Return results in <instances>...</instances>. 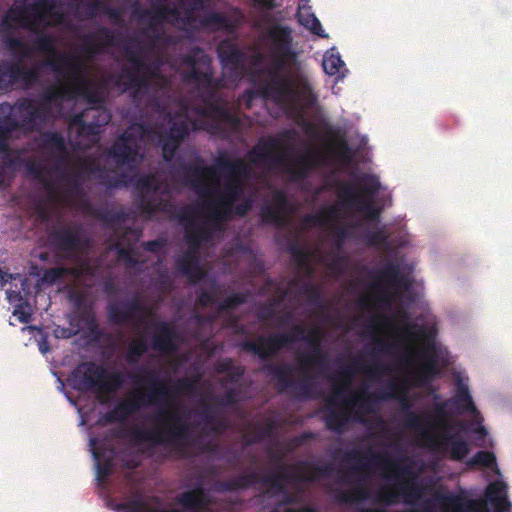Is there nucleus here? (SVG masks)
Returning <instances> with one entry per match:
<instances>
[{"label": "nucleus", "mask_w": 512, "mask_h": 512, "mask_svg": "<svg viewBox=\"0 0 512 512\" xmlns=\"http://www.w3.org/2000/svg\"><path fill=\"white\" fill-rule=\"evenodd\" d=\"M27 171L29 174L33 175L36 179L41 181L44 184L45 188L51 194H53L55 192L54 183L51 181L45 180L43 177V171H44L43 166H41L40 164H38L36 162L31 161L27 164Z\"/></svg>", "instance_id": "774afa93"}, {"label": "nucleus", "mask_w": 512, "mask_h": 512, "mask_svg": "<svg viewBox=\"0 0 512 512\" xmlns=\"http://www.w3.org/2000/svg\"><path fill=\"white\" fill-rule=\"evenodd\" d=\"M135 187L141 192L136 202L140 199L142 195H145V191L151 190L153 192H156L159 188L158 184L156 183L155 177L151 174L139 176L135 182Z\"/></svg>", "instance_id": "338daca9"}, {"label": "nucleus", "mask_w": 512, "mask_h": 512, "mask_svg": "<svg viewBox=\"0 0 512 512\" xmlns=\"http://www.w3.org/2000/svg\"><path fill=\"white\" fill-rule=\"evenodd\" d=\"M265 41L273 58L260 70L266 78L259 81L257 94L285 110L314 105L317 97L308 78L303 74L290 76L282 73L298 58L291 27L279 23L271 25L265 32Z\"/></svg>", "instance_id": "f03ea898"}, {"label": "nucleus", "mask_w": 512, "mask_h": 512, "mask_svg": "<svg viewBox=\"0 0 512 512\" xmlns=\"http://www.w3.org/2000/svg\"><path fill=\"white\" fill-rule=\"evenodd\" d=\"M135 404L129 395L127 399L120 401L112 410L106 412L101 421L105 424L123 422L129 416L138 412V406Z\"/></svg>", "instance_id": "c03bdc74"}, {"label": "nucleus", "mask_w": 512, "mask_h": 512, "mask_svg": "<svg viewBox=\"0 0 512 512\" xmlns=\"http://www.w3.org/2000/svg\"><path fill=\"white\" fill-rule=\"evenodd\" d=\"M244 190L245 182L227 181L218 198L205 205L206 210H210L212 222L219 224L230 219L233 206L243 195Z\"/></svg>", "instance_id": "4be33fe9"}, {"label": "nucleus", "mask_w": 512, "mask_h": 512, "mask_svg": "<svg viewBox=\"0 0 512 512\" xmlns=\"http://www.w3.org/2000/svg\"><path fill=\"white\" fill-rule=\"evenodd\" d=\"M322 66L325 73L330 76H335L340 74V69L344 66V62L340 55L332 53L324 56Z\"/></svg>", "instance_id": "0e129e2a"}, {"label": "nucleus", "mask_w": 512, "mask_h": 512, "mask_svg": "<svg viewBox=\"0 0 512 512\" xmlns=\"http://www.w3.org/2000/svg\"><path fill=\"white\" fill-rule=\"evenodd\" d=\"M154 425L149 428L135 427L128 432L134 444H149V448L163 446L182 453L189 445L190 426L175 410L160 408L153 416Z\"/></svg>", "instance_id": "39448f33"}, {"label": "nucleus", "mask_w": 512, "mask_h": 512, "mask_svg": "<svg viewBox=\"0 0 512 512\" xmlns=\"http://www.w3.org/2000/svg\"><path fill=\"white\" fill-rule=\"evenodd\" d=\"M316 166V155L305 154L296 158V167L290 170L294 179L305 178L310 170Z\"/></svg>", "instance_id": "3c124183"}, {"label": "nucleus", "mask_w": 512, "mask_h": 512, "mask_svg": "<svg viewBox=\"0 0 512 512\" xmlns=\"http://www.w3.org/2000/svg\"><path fill=\"white\" fill-rule=\"evenodd\" d=\"M79 321L83 324L88 334L95 339L102 336L98 321L92 309H84L78 315Z\"/></svg>", "instance_id": "603ef678"}, {"label": "nucleus", "mask_w": 512, "mask_h": 512, "mask_svg": "<svg viewBox=\"0 0 512 512\" xmlns=\"http://www.w3.org/2000/svg\"><path fill=\"white\" fill-rule=\"evenodd\" d=\"M346 461L355 460L356 464L350 467L346 472L340 474V480L344 483L350 482L351 479L357 480L358 484L350 491H340L336 495L337 502L341 504H349L370 499V491L365 486V478L362 476L371 475V467L383 464L397 472L399 475H408L410 470L403 467L397 462L392 461L386 454L375 453L371 450L362 452L358 449H351L344 455Z\"/></svg>", "instance_id": "6e6552de"}, {"label": "nucleus", "mask_w": 512, "mask_h": 512, "mask_svg": "<svg viewBox=\"0 0 512 512\" xmlns=\"http://www.w3.org/2000/svg\"><path fill=\"white\" fill-rule=\"evenodd\" d=\"M138 211L147 219H151L156 213L161 212L164 215L177 219L181 209H178L176 204L163 198H150L147 195H142L136 203Z\"/></svg>", "instance_id": "c756f323"}, {"label": "nucleus", "mask_w": 512, "mask_h": 512, "mask_svg": "<svg viewBox=\"0 0 512 512\" xmlns=\"http://www.w3.org/2000/svg\"><path fill=\"white\" fill-rule=\"evenodd\" d=\"M126 55L131 66L123 68L119 77L124 90L130 91L133 102L137 104L143 103L148 98L151 106L159 107L160 103L155 94L168 85L159 65L146 62L134 51L128 49Z\"/></svg>", "instance_id": "0eeeda50"}, {"label": "nucleus", "mask_w": 512, "mask_h": 512, "mask_svg": "<svg viewBox=\"0 0 512 512\" xmlns=\"http://www.w3.org/2000/svg\"><path fill=\"white\" fill-rule=\"evenodd\" d=\"M295 136L296 132L293 129H287L282 131L278 138L274 136L259 138L256 145L248 152L250 162L268 168L284 166L286 155L280 152L284 147L283 141H291Z\"/></svg>", "instance_id": "dca6fc26"}, {"label": "nucleus", "mask_w": 512, "mask_h": 512, "mask_svg": "<svg viewBox=\"0 0 512 512\" xmlns=\"http://www.w3.org/2000/svg\"><path fill=\"white\" fill-rule=\"evenodd\" d=\"M423 489L416 481H407L385 487L378 491L375 500L391 506L398 503L399 497L403 498V502L407 505H413L421 499Z\"/></svg>", "instance_id": "a878e982"}, {"label": "nucleus", "mask_w": 512, "mask_h": 512, "mask_svg": "<svg viewBox=\"0 0 512 512\" xmlns=\"http://www.w3.org/2000/svg\"><path fill=\"white\" fill-rule=\"evenodd\" d=\"M403 425L410 430L418 431L427 447L437 449L441 448L443 442L435 441V437L429 431L431 423L427 415H421L414 411H409V413L405 414Z\"/></svg>", "instance_id": "2f4dec72"}, {"label": "nucleus", "mask_w": 512, "mask_h": 512, "mask_svg": "<svg viewBox=\"0 0 512 512\" xmlns=\"http://www.w3.org/2000/svg\"><path fill=\"white\" fill-rule=\"evenodd\" d=\"M390 399L399 400L404 415L409 413V411H413L405 388L395 381L390 382L386 389L379 393H369L367 390H362L359 393L352 394L344 399L343 404L349 409L357 407L364 412H370L372 410L373 401H385Z\"/></svg>", "instance_id": "a211bd4d"}, {"label": "nucleus", "mask_w": 512, "mask_h": 512, "mask_svg": "<svg viewBox=\"0 0 512 512\" xmlns=\"http://www.w3.org/2000/svg\"><path fill=\"white\" fill-rule=\"evenodd\" d=\"M294 342L296 337L293 335L279 333L267 337L260 336L257 341L243 340L238 346L243 351L257 355L262 361H267Z\"/></svg>", "instance_id": "b1692460"}, {"label": "nucleus", "mask_w": 512, "mask_h": 512, "mask_svg": "<svg viewBox=\"0 0 512 512\" xmlns=\"http://www.w3.org/2000/svg\"><path fill=\"white\" fill-rule=\"evenodd\" d=\"M312 473L305 474L300 472H288V468H277L273 473L260 475L258 484L267 486V494L276 495L286 493L287 484H304L316 481L317 477L328 478L333 472L331 464L325 465H309Z\"/></svg>", "instance_id": "2eb2a0df"}, {"label": "nucleus", "mask_w": 512, "mask_h": 512, "mask_svg": "<svg viewBox=\"0 0 512 512\" xmlns=\"http://www.w3.org/2000/svg\"><path fill=\"white\" fill-rule=\"evenodd\" d=\"M116 44L114 31L108 27H99L93 33L86 35L80 47L81 52L87 57H93L101 54L106 47H112Z\"/></svg>", "instance_id": "c85d7f7f"}, {"label": "nucleus", "mask_w": 512, "mask_h": 512, "mask_svg": "<svg viewBox=\"0 0 512 512\" xmlns=\"http://www.w3.org/2000/svg\"><path fill=\"white\" fill-rule=\"evenodd\" d=\"M467 465L469 467L481 466L491 468L496 465V457L493 452L481 450L468 460Z\"/></svg>", "instance_id": "052dcab7"}, {"label": "nucleus", "mask_w": 512, "mask_h": 512, "mask_svg": "<svg viewBox=\"0 0 512 512\" xmlns=\"http://www.w3.org/2000/svg\"><path fill=\"white\" fill-rule=\"evenodd\" d=\"M124 375L120 371H113L108 373L106 371V376L103 380H101L97 398L102 404L108 403L111 395L115 394L124 384Z\"/></svg>", "instance_id": "a19ab883"}, {"label": "nucleus", "mask_w": 512, "mask_h": 512, "mask_svg": "<svg viewBox=\"0 0 512 512\" xmlns=\"http://www.w3.org/2000/svg\"><path fill=\"white\" fill-rule=\"evenodd\" d=\"M205 0H178V4H166L155 9L151 16L149 29L154 30L155 23L170 21L182 23L187 28H194L197 18L195 11L203 6Z\"/></svg>", "instance_id": "aec40b11"}, {"label": "nucleus", "mask_w": 512, "mask_h": 512, "mask_svg": "<svg viewBox=\"0 0 512 512\" xmlns=\"http://www.w3.org/2000/svg\"><path fill=\"white\" fill-rule=\"evenodd\" d=\"M12 88L21 83L24 88H32L40 81V69L37 66L24 67L21 63L13 62Z\"/></svg>", "instance_id": "37998d69"}, {"label": "nucleus", "mask_w": 512, "mask_h": 512, "mask_svg": "<svg viewBox=\"0 0 512 512\" xmlns=\"http://www.w3.org/2000/svg\"><path fill=\"white\" fill-rule=\"evenodd\" d=\"M84 211L109 227L124 223L129 218L124 209L115 210L108 207H95L89 202L84 204Z\"/></svg>", "instance_id": "c9c22d12"}, {"label": "nucleus", "mask_w": 512, "mask_h": 512, "mask_svg": "<svg viewBox=\"0 0 512 512\" xmlns=\"http://www.w3.org/2000/svg\"><path fill=\"white\" fill-rule=\"evenodd\" d=\"M154 327L155 333L150 346L142 335L133 339L128 344L125 360L129 365L134 366L138 364L149 348L161 353H172L176 350L175 340L177 339V331L175 327L166 321H158Z\"/></svg>", "instance_id": "4468645a"}, {"label": "nucleus", "mask_w": 512, "mask_h": 512, "mask_svg": "<svg viewBox=\"0 0 512 512\" xmlns=\"http://www.w3.org/2000/svg\"><path fill=\"white\" fill-rule=\"evenodd\" d=\"M150 315V310L138 296H133L121 303L112 302L107 305V317L113 325L131 324L141 326Z\"/></svg>", "instance_id": "412c9836"}, {"label": "nucleus", "mask_w": 512, "mask_h": 512, "mask_svg": "<svg viewBox=\"0 0 512 512\" xmlns=\"http://www.w3.org/2000/svg\"><path fill=\"white\" fill-rule=\"evenodd\" d=\"M218 57L222 65L230 71L242 70L245 53L230 41H223L218 47Z\"/></svg>", "instance_id": "72a5a7b5"}, {"label": "nucleus", "mask_w": 512, "mask_h": 512, "mask_svg": "<svg viewBox=\"0 0 512 512\" xmlns=\"http://www.w3.org/2000/svg\"><path fill=\"white\" fill-rule=\"evenodd\" d=\"M462 412L476 413L477 408L474 404L469 388L460 379L457 381V388L454 398L451 400Z\"/></svg>", "instance_id": "a18cd8bd"}, {"label": "nucleus", "mask_w": 512, "mask_h": 512, "mask_svg": "<svg viewBox=\"0 0 512 512\" xmlns=\"http://www.w3.org/2000/svg\"><path fill=\"white\" fill-rule=\"evenodd\" d=\"M435 441H442L443 444L440 449H431L434 451H444L449 446L450 458L452 460L462 461L470 452L469 444L458 434H444L439 439L435 437Z\"/></svg>", "instance_id": "4c0bfd02"}, {"label": "nucleus", "mask_w": 512, "mask_h": 512, "mask_svg": "<svg viewBox=\"0 0 512 512\" xmlns=\"http://www.w3.org/2000/svg\"><path fill=\"white\" fill-rule=\"evenodd\" d=\"M323 333L319 327L309 329L302 340L308 343L311 352L298 357V370L302 377L295 380L290 377L292 367L289 364H272L264 366L263 370L277 383L279 392H289L299 400L314 399L318 388L317 376L329 378L333 385V391L327 398V405L335 407L339 399L350 389L352 380L357 373H365L372 378H378L390 371L386 365L376 363L367 366L361 357H354L351 362L330 376L326 375L329 362L328 355L323 351L321 343Z\"/></svg>", "instance_id": "f257e3e1"}, {"label": "nucleus", "mask_w": 512, "mask_h": 512, "mask_svg": "<svg viewBox=\"0 0 512 512\" xmlns=\"http://www.w3.org/2000/svg\"><path fill=\"white\" fill-rule=\"evenodd\" d=\"M140 150L141 139L135 134L134 128L130 127L113 142L105 154L112 158L117 166L135 169L142 161Z\"/></svg>", "instance_id": "6ab92c4d"}, {"label": "nucleus", "mask_w": 512, "mask_h": 512, "mask_svg": "<svg viewBox=\"0 0 512 512\" xmlns=\"http://www.w3.org/2000/svg\"><path fill=\"white\" fill-rule=\"evenodd\" d=\"M62 20V15L55 9V0H18L7 11L0 22V39L4 46L15 53L21 50L28 55L26 43L15 34L18 29L28 30L36 35L33 47L45 54H56V40L45 30Z\"/></svg>", "instance_id": "20e7f679"}, {"label": "nucleus", "mask_w": 512, "mask_h": 512, "mask_svg": "<svg viewBox=\"0 0 512 512\" xmlns=\"http://www.w3.org/2000/svg\"><path fill=\"white\" fill-rule=\"evenodd\" d=\"M111 120V114L105 106L88 107L75 114L69 125L76 128L79 137H95L101 133V128Z\"/></svg>", "instance_id": "5701e85b"}, {"label": "nucleus", "mask_w": 512, "mask_h": 512, "mask_svg": "<svg viewBox=\"0 0 512 512\" xmlns=\"http://www.w3.org/2000/svg\"><path fill=\"white\" fill-rule=\"evenodd\" d=\"M201 416L213 433H219L227 428V421L225 419H218L213 409L209 406L205 407Z\"/></svg>", "instance_id": "4d7b16f0"}, {"label": "nucleus", "mask_w": 512, "mask_h": 512, "mask_svg": "<svg viewBox=\"0 0 512 512\" xmlns=\"http://www.w3.org/2000/svg\"><path fill=\"white\" fill-rule=\"evenodd\" d=\"M183 171L197 195L205 198L212 196L214 193L207 180L219 173L223 174L227 181L245 182L250 177L251 167L243 159L230 160L222 155L216 159L215 165L205 166L203 161L199 159L198 164L184 165Z\"/></svg>", "instance_id": "1a4fd4ad"}, {"label": "nucleus", "mask_w": 512, "mask_h": 512, "mask_svg": "<svg viewBox=\"0 0 512 512\" xmlns=\"http://www.w3.org/2000/svg\"><path fill=\"white\" fill-rule=\"evenodd\" d=\"M383 283H387L393 287L407 288L409 286V283L401 275L399 266L393 262H387L377 272L374 286H379Z\"/></svg>", "instance_id": "79ce46f5"}, {"label": "nucleus", "mask_w": 512, "mask_h": 512, "mask_svg": "<svg viewBox=\"0 0 512 512\" xmlns=\"http://www.w3.org/2000/svg\"><path fill=\"white\" fill-rule=\"evenodd\" d=\"M327 429L336 433H342L349 422V415L344 411L331 409L324 417Z\"/></svg>", "instance_id": "8fccbe9b"}, {"label": "nucleus", "mask_w": 512, "mask_h": 512, "mask_svg": "<svg viewBox=\"0 0 512 512\" xmlns=\"http://www.w3.org/2000/svg\"><path fill=\"white\" fill-rule=\"evenodd\" d=\"M138 371L142 375L130 374L129 378L137 385L142 383L153 384L158 405L166 404L171 406L180 394L192 393L196 388L195 381L188 378L178 379L174 385L169 386L161 381L156 373L145 367H140Z\"/></svg>", "instance_id": "f3484780"}, {"label": "nucleus", "mask_w": 512, "mask_h": 512, "mask_svg": "<svg viewBox=\"0 0 512 512\" xmlns=\"http://www.w3.org/2000/svg\"><path fill=\"white\" fill-rule=\"evenodd\" d=\"M13 62L3 60L0 62V92H8L12 89Z\"/></svg>", "instance_id": "680f3d73"}, {"label": "nucleus", "mask_w": 512, "mask_h": 512, "mask_svg": "<svg viewBox=\"0 0 512 512\" xmlns=\"http://www.w3.org/2000/svg\"><path fill=\"white\" fill-rule=\"evenodd\" d=\"M180 63L189 67L182 73L183 81L195 85L199 90L204 104L199 113L213 120L208 125V131L224 140L240 135L243 129L240 117L217 94L225 84L222 78L214 76L211 57L201 47L195 46L180 56Z\"/></svg>", "instance_id": "7ed1b4c3"}, {"label": "nucleus", "mask_w": 512, "mask_h": 512, "mask_svg": "<svg viewBox=\"0 0 512 512\" xmlns=\"http://www.w3.org/2000/svg\"><path fill=\"white\" fill-rule=\"evenodd\" d=\"M176 502L187 511L198 512L209 504V499L204 488L199 485L192 490L182 492L176 498Z\"/></svg>", "instance_id": "e433bc0d"}, {"label": "nucleus", "mask_w": 512, "mask_h": 512, "mask_svg": "<svg viewBox=\"0 0 512 512\" xmlns=\"http://www.w3.org/2000/svg\"><path fill=\"white\" fill-rule=\"evenodd\" d=\"M338 218V208L335 205L321 210L317 214H307L303 217V223L308 226L324 227Z\"/></svg>", "instance_id": "49530a36"}, {"label": "nucleus", "mask_w": 512, "mask_h": 512, "mask_svg": "<svg viewBox=\"0 0 512 512\" xmlns=\"http://www.w3.org/2000/svg\"><path fill=\"white\" fill-rule=\"evenodd\" d=\"M298 17L300 24L307 28L311 33L322 38L327 37L319 19L313 13L307 15L299 13Z\"/></svg>", "instance_id": "bf43d9fd"}, {"label": "nucleus", "mask_w": 512, "mask_h": 512, "mask_svg": "<svg viewBox=\"0 0 512 512\" xmlns=\"http://www.w3.org/2000/svg\"><path fill=\"white\" fill-rule=\"evenodd\" d=\"M33 99L19 98L13 104L5 101L0 103V133L13 134L17 131L34 132L39 126L36 117L40 109L33 108Z\"/></svg>", "instance_id": "ddd939ff"}, {"label": "nucleus", "mask_w": 512, "mask_h": 512, "mask_svg": "<svg viewBox=\"0 0 512 512\" xmlns=\"http://www.w3.org/2000/svg\"><path fill=\"white\" fill-rule=\"evenodd\" d=\"M117 510H121L122 512H147L148 506L141 499H134L128 502L119 503L116 506ZM158 512H178L177 510H160Z\"/></svg>", "instance_id": "69168bd1"}, {"label": "nucleus", "mask_w": 512, "mask_h": 512, "mask_svg": "<svg viewBox=\"0 0 512 512\" xmlns=\"http://www.w3.org/2000/svg\"><path fill=\"white\" fill-rule=\"evenodd\" d=\"M301 293L305 295L310 304L314 305L319 309H324V300L322 296V291L318 285L305 283L301 287Z\"/></svg>", "instance_id": "5fc2aeb1"}, {"label": "nucleus", "mask_w": 512, "mask_h": 512, "mask_svg": "<svg viewBox=\"0 0 512 512\" xmlns=\"http://www.w3.org/2000/svg\"><path fill=\"white\" fill-rule=\"evenodd\" d=\"M48 240L55 250L66 254L81 250L87 242L82 236V226L76 222L52 229L48 234Z\"/></svg>", "instance_id": "393cba45"}, {"label": "nucleus", "mask_w": 512, "mask_h": 512, "mask_svg": "<svg viewBox=\"0 0 512 512\" xmlns=\"http://www.w3.org/2000/svg\"><path fill=\"white\" fill-rule=\"evenodd\" d=\"M94 458L96 460V469H97V480L99 484H102L111 472L113 467L112 458H102V455L99 451H93Z\"/></svg>", "instance_id": "6e6d98bb"}, {"label": "nucleus", "mask_w": 512, "mask_h": 512, "mask_svg": "<svg viewBox=\"0 0 512 512\" xmlns=\"http://www.w3.org/2000/svg\"><path fill=\"white\" fill-rule=\"evenodd\" d=\"M506 488L507 485L502 481L492 482L486 488V499L495 508V512H507L511 507Z\"/></svg>", "instance_id": "ea45409f"}, {"label": "nucleus", "mask_w": 512, "mask_h": 512, "mask_svg": "<svg viewBox=\"0 0 512 512\" xmlns=\"http://www.w3.org/2000/svg\"><path fill=\"white\" fill-rule=\"evenodd\" d=\"M22 164L23 159L21 156L18 153L11 151L1 157L0 169L14 177L15 173L20 170Z\"/></svg>", "instance_id": "864d4df0"}, {"label": "nucleus", "mask_w": 512, "mask_h": 512, "mask_svg": "<svg viewBox=\"0 0 512 512\" xmlns=\"http://www.w3.org/2000/svg\"><path fill=\"white\" fill-rule=\"evenodd\" d=\"M311 436V433H303L300 436L292 438L290 442L285 446V451L282 448H280L279 445L275 448L267 449V453L270 457L271 462H273L277 468H303L305 466H309L310 463L308 462H300L295 466H288L284 463V459L286 457V452L292 450L295 447L301 446Z\"/></svg>", "instance_id": "f704fd0d"}, {"label": "nucleus", "mask_w": 512, "mask_h": 512, "mask_svg": "<svg viewBox=\"0 0 512 512\" xmlns=\"http://www.w3.org/2000/svg\"><path fill=\"white\" fill-rule=\"evenodd\" d=\"M65 90L61 87H49L47 88L40 97V101L33 99V108L40 109V116L36 117L38 126L48 122L52 116L51 104L60 101L64 96Z\"/></svg>", "instance_id": "473e14b6"}, {"label": "nucleus", "mask_w": 512, "mask_h": 512, "mask_svg": "<svg viewBox=\"0 0 512 512\" xmlns=\"http://www.w3.org/2000/svg\"><path fill=\"white\" fill-rule=\"evenodd\" d=\"M106 376V368L93 361L80 363L71 373V383L74 389L82 392L95 391L101 380Z\"/></svg>", "instance_id": "bb28decb"}, {"label": "nucleus", "mask_w": 512, "mask_h": 512, "mask_svg": "<svg viewBox=\"0 0 512 512\" xmlns=\"http://www.w3.org/2000/svg\"><path fill=\"white\" fill-rule=\"evenodd\" d=\"M129 395L138 406V411L143 407L158 405L153 384H147L146 389H134Z\"/></svg>", "instance_id": "09e8293b"}, {"label": "nucleus", "mask_w": 512, "mask_h": 512, "mask_svg": "<svg viewBox=\"0 0 512 512\" xmlns=\"http://www.w3.org/2000/svg\"><path fill=\"white\" fill-rule=\"evenodd\" d=\"M202 28H209L214 31L225 30L230 31L233 25L228 17L220 12H210L199 19Z\"/></svg>", "instance_id": "de8ad7c7"}, {"label": "nucleus", "mask_w": 512, "mask_h": 512, "mask_svg": "<svg viewBox=\"0 0 512 512\" xmlns=\"http://www.w3.org/2000/svg\"><path fill=\"white\" fill-rule=\"evenodd\" d=\"M41 147L57 157L54 170L60 172L68 163V150L65 139L59 132L47 131L41 136Z\"/></svg>", "instance_id": "7c9ffc66"}, {"label": "nucleus", "mask_w": 512, "mask_h": 512, "mask_svg": "<svg viewBox=\"0 0 512 512\" xmlns=\"http://www.w3.org/2000/svg\"><path fill=\"white\" fill-rule=\"evenodd\" d=\"M289 201L284 190H275L272 194V202L266 203L260 208V218L265 224H272L277 228L286 226V214Z\"/></svg>", "instance_id": "cd10ccee"}, {"label": "nucleus", "mask_w": 512, "mask_h": 512, "mask_svg": "<svg viewBox=\"0 0 512 512\" xmlns=\"http://www.w3.org/2000/svg\"><path fill=\"white\" fill-rule=\"evenodd\" d=\"M95 176L107 188H118L126 185V174L117 177L109 175L108 170L95 158H80L73 171H63L60 179L65 182L66 192L69 195L82 191V182L85 176Z\"/></svg>", "instance_id": "f8f14e48"}, {"label": "nucleus", "mask_w": 512, "mask_h": 512, "mask_svg": "<svg viewBox=\"0 0 512 512\" xmlns=\"http://www.w3.org/2000/svg\"><path fill=\"white\" fill-rule=\"evenodd\" d=\"M51 56L43 66L49 67L56 76L69 79L74 83L73 92L85 99L89 107L104 106V99L101 93L92 88L84 78V63L75 56L57 53L48 54Z\"/></svg>", "instance_id": "9d476101"}, {"label": "nucleus", "mask_w": 512, "mask_h": 512, "mask_svg": "<svg viewBox=\"0 0 512 512\" xmlns=\"http://www.w3.org/2000/svg\"><path fill=\"white\" fill-rule=\"evenodd\" d=\"M189 135V125L186 121H177L171 124L165 137L181 143Z\"/></svg>", "instance_id": "e2e57ef3"}, {"label": "nucleus", "mask_w": 512, "mask_h": 512, "mask_svg": "<svg viewBox=\"0 0 512 512\" xmlns=\"http://www.w3.org/2000/svg\"><path fill=\"white\" fill-rule=\"evenodd\" d=\"M248 299V293L238 292L227 296L217 307L218 312H227L245 304Z\"/></svg>", "instance_id": "13d9d810"}, {"label": "nucleus", "mask_w": 512, "mask_h": 512, "mask_svg": "<svg viewBox=\"0 0 512 512\" xmlns=\"http://www.w3.org/2000/svg\"><path fill=\"white\" fill-rule=\"evenodd\" d=\"M435 499L438 503L451 508L452 512H476L479 503L462 495L452 493H437Z\"/></svg>", "instance_id": "58836bf2"}, {"label": "nucleus", "mask_w": 512, "mask_h": 512, "mask_svg": "<svg viewBox=\"0 0 512 512\" xmlns=\"http://www.w3.org/2000/svg\"><path fill=\"white\" fill-rule=\"evenodd\" d=\"M194 218L195 212L193 209L189 207L181 208L178 221L184 225V240L188 249L175 261L177 269L187 277L191 284H197L207 276V272L200 265L198 256L201 245L210 242L215 231L222 230V223L212 222L210 210H207V218L201 223L196 224Z\"/></svg>", "instance_id": "423d86ee"}, {"label": "nucleus", "mask_w": 512, "mask_h": 512, "mask_svg": "<svg viewBox=\"0 0 512 512\" xmlns=\"http://www.w3.org/2000/svg\"><path fill=\"white\" fill-rule=\"evenodd\" d=\"M360 180L363 185L359 186L358 193H355L353 184L341 183L338 197L344 207L362 214L370 222L377 223L380 220L381 209L375 206L373 198L380 189V182L377 177L370 174L363 175Z\"/></svg>", "instance_id": "9b49d317"}]
</instances>
